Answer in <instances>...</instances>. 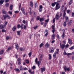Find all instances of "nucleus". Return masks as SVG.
I'll use <instances>...</instances> for the list:
<instances>
[{
	"label": "nucleus",
	"mask_w": 74,
	"mask_h": 74,
	"mask_svg": "<svg viewBox=\"0 0 74 74\" xmlns=\"http://www.w3.org/2000/svg\"><path fill=\"white\" fill-rule=\"evenodd\" d=\"M43 57V55L42 54H40L39 56L38 59L39 60L38 62V67H40V64L41 63V62L42 60V58Z\"/></svg>",
	"instance_id": "1"
},
{
	"label": "nucleus",
	"mask_w": 74,
	"mask_h": 74,
	"mask_svg": "<svg viewBox=\"0 0 74 74\" xmlns=\"http://www.w3.org/2000/svg\"><path fill=\"white\" fill-rule=\"evenodd\" d=\"M60 8V6L59 5V3H57L55 10H57L58 9H59Z\"/></svg>",
	"instance_id": "2"
},
{
	"label": "nucleus",
	"mask_w": 74,
	"mask_h": 74,
	"mask_svg": "<svg viewBox=\"0 0 74 74\" xmlns=\"http://www.w3.org/2000/svg\"><path fill=\"white\" fill-rule=\"evenodd\" d=\"M60 48L61 49H64L65 48V44H62V45L61 43L60 44Z\"/></svg>",
	"instance_id": "3"
},
{
	"label": "nucleus",
	"mask_w": 74,
	"mask_h": 74,
	"mask_svg": "<svg viewBox=\"0 0 74 74\" xmlns=\"http://www.w3.org/2000/svg\"><path fill=\"white\" fill-rule=\"evenodd\" d=\"M52 32L53 33H54L55 32V24L54 25H52Z\"/></svg>",
	"instance_id": "4"
},
{
	"label": "nucleus",
	"mask_w": 74,
	"mask_h": 74,
	"mask_svg": "<svg viewBox=\"0 0 74 74\" xmlns=\"http://www.w3.org/2000/svg\"><path fill=\"white\" fill-rule=\"evenodd\" d=\"M64 69L65 71H70V68L69 67L67 68V66H66L64 67Z\"/></svg>",
	"instance_id": "5"
},
{
	"label": "nucleus",
	"mask_w": 74,
	"mask_h": 74,
	"mask_svg": "<svg viewBox=\"0 0 74 74\" xmlns=\"http://www.w3.org/2000/svg\"><path fill=\"white\" fill-rule=\"evenodd\" d=\"M60 18V17L59 16V13H57L56 15V16L55 17V18L57 20H58L59 18Z\"/></svg>",
	"instance_id": "6"
},
{
	"label": "nucleus",
	"mask_w": 74,
	"mask_h": 74,
	"mask_svg": "<svg viewBox=\"0 0 74 74\" xmlns=\"http://www.w3.org/2000/svg\"><path fill=\"white\" fill-rule=\"evenodd\" d=\"M63 54L64 55H67L68 56H69V55H71V53H67L65 51H64V52L63 53Z\"/></svg>",
	"instance_id": "7"
},
{
	"label": "nucleus",
	"mask_w": 74,
	"mask_h": 74,
	"mask_svg": "<svg viewBox=\"0 0 74 74\" xmlns=\"http://www.w3.org/2000/svg\"><path fill=\"white\" fill-rule=\"evenodd\" d=\"M63 34L62 35V38H64V37L66 36H65V34H64V30H63Z\"/></svg>",
	"instance_id": "8"
},
{
	"label": "nucleus",
	"mask_w": 74,
	"mask_h": 74,
	"mask_svg": "<svg viewBox=\"0 0 74 74\" xmlns=\"http://www.w3.org/2000/svg\"><path fill=\"white\" fill-rule=\"evenodd\" d=\"M3 17L4 19H5L7 17L8 19H10V17L7 14H6L5 16H3Z\"/></svg>",
	"instance_id": "9"
},
{
	"label": "nucleus",
	"mask_w": 74,
	"mask_h": 74,
	"mask_svg": "<svg viewBox=\"0 0 74 74\" xmlns=\"http://www.w3.org/2000/svg\"><path fill=\"white\" fill-rule=\"evenodd\" d=\"M45 67L44 66L43 68H42L41 69V71L42 73L44 72V71H45Z\"/></svg>",
	"instance_id": "10"
},
{
	"label": "nucleus",
	"mask_w": 74,
	"mask_h": 74,
	"mask_svg": "<svg viewBox=\"0 0 74 74\" xmlns=\"http://www.w3.org/2000/svg\"><path fill=\"white\" fill-rule=\"evenodd\" d=\"M68 42L69 43V44L71 45L72 44V40H71V39H69Z\"/></svg>",
	"instance_id": "11"
},
{
	"label": "nucleus",
	"mask_w": 74,
	"mask_h": 74,
	"mask_svg": "<svg viewBox=\"0 0 74 74\" xmlns=\"http://www.w3.org/2000/svg\"><path fill=\"white\" fill-rule=\"evenodd\" d=\"M50 51L51 53L53 52H54V49H53V47L51 48L50 49Z\"/></svg>",
	"instance_id": "12"
},
{
	"label": "nucleus",
	"mask_w": 74,
	"mask_h": 74,
	"mask_svg": "<svg viewBox=\"0 0 74 74\" xmlns=\"http://www.w3.org/2000/svg\"><path fill=\"white\" fill-rule=\"evenodd\" d=\"M73 22V21L72 20H71L68 23V26H70L71 23H72V22Z\"/></svg>",
	"instance_id": "13"
},
{
	"label": "nucleus",
	"mask_w": 74,
	"mask_h": 74,
	"mask_svg": "<svg viewBox=\"0 0 74 74\" xmlns=\"http://www.w3.org/2000/svg\"><path fill=\"white\" fill-rule=\"evenodd\" d=\"M65 21L66 22H68L69 21V18L67 16H65Z\"/></svg>",
	"instance_id": "14"
},
{
	"label": "nucleus",
	"mask_w": 74,
	"mask_h": 74,
	"mask_svg": "<svg viewBox=\"0 0 74 74\" xmlns=\"http://www.w3.org/2000/svg\"><path fill=\"white\" fill-rule=\"evenodd\" d=\"M48 30L47 29H46L45 31V33H46V34L45 35V36H47L48 35Z\"/></svg>",
	"instance_id": "15"
},
{
	"label": "nucleus",
	"mask_w": 74,
	"mask_h": 74,
	"mask_svg": "<svg viewBox=\"0 0 74 74\" xmlns=\"http://www.w3.org/2000/svg\"><path fill=\"white\" fill-rule=\"evenodd\" d=\"M50 46V45L48 44V43H47L45 45V47L46 48H48Z\"/></svg>",
	"instance_id": "16"
},
{
	"label": "nucleus",
	"mask_w": 74,
	"mask_h": 74,
	"mask_svg": "<svg viewBox=\"0 0 74 74\" xmlns=\"http://www.w3.org/2000/svg\"><path fill=\"white\" fill-rule=\"evenodd\" d=\"M4 2V0H1L0 1V5H2Z\"/></svg>",
	"instance_id": "17"
},
{
	"label": "nucleus",
	"mask_w": 74,
	"mask_h": 74,
	"mask_svg": "<svg viewBox=\"0 0 74 74\" xmlns=\"http://www.w3.org/2000/svg\"><path fill=\"white\" fill-rule=\"evenodd\" d=\"M16 49H18L19 48V47L18 46V43H16Z\"/></svg>",
	"instance_id": "18"
},
{
	"label": "nucleus",
	"mask_w": 74,
	"mask_h": 74,
	"mask_svg": "<svg viewBox=\"0 0 74 74\" xmlns=\"http://www.w3.org/2000/svg\"><path fill=\"white\" fill-rule=\"evenodd\" d=\"M52 40H53L55 38V35L53 34L52 36Z\"/></svg>",
	"instance_id": "19"
},
{
	"label": "nucleus",
	"mask_w": 74,
	"mask_h": 74,
	"mask_svg": "<svg viewBox=\"0 0 74 74\" xmlns=\"http://www.w3.org/2000/svg\"><path fill=\"white\" fill-rule=\"evenodd\" d=\"M56 2H54L53 3L51 4V6L52 7H54L55 5H56Z\"/></svg>",
	"instance_id": "20"
},
{
	"label": "nucleus",
	"mask_w": 74,
	"mask_h": 74,
	"mask_svg": "<svg viewBox=\"0 0 74 74\" xmlns=\"http://www.w3.org/2000/svg\"><path fill=\"white\" fill-rule=\"evenodd\" d=\"M5 26H4V25H0V29H3V28H4V27Z\"/></svg>",
	"instance_id": "21"
},
{
	"label": "nucleus",
	"mask_w": 74,
	"mask_h": 74,
	"mask_svg": "<svg viewBox=\"0 0 74 74\" xmlns=\"http://www.w3.org/2000/svg\"><path fill=\"white\" fill-rule=\"evenodd\" d=\"M49 60H51L52 59V56H51V54H49Z\"/></svg>",
	"instance_id": "22"
},
{
	"label": "nucleus",
	"mask_w": 74,
	"mask_h": 74,
	"mask_svg": "<svg viewBox=\"0 0 74 74\" xmlns=\"http://www.w3.org/2000/svg\"><path fill=\"white\" fill-rule=\"evenodd\" d=\"M62 11H64V5H62Z\"/></svg>",
	"instance_id": "23"
},
{
	"label": "nucleus",
	"mask_w": 74,
	"mask_h": 74,
	"mask_svg": "<svg viewBox=\"0 0 74 74\" xmlns=\"http://www.w3.org/2000/svg\"><path fill=\"white\" fill-rule=\"evenodd\" d=\"M38 59L37 58H36V59H35V62L36 63H37L38 64Z\"/></svg>",
	"instance_id": "24"
},
{
	"label": "nucleus",
	"mask_w": 74,
	"mask_h": 74,
	"mask_svg": "<svg viewBox=\"0 0 74 74\" xmlns=\"http://www.w3.org/2000/svg\"><path fill=\"white\" fill-rule=\"evenodd\" d=\"M56 53H54V54L53 55V57L54 58H56Z\"/></svg>",
	"instance_id": "25"
},
{
	"label": "nucleus",
	"mask_w": 74,
	"mask_h": 74,
	"mask_svg": "<svg viewBox=\"0 0 74 74\" xmlns=\"http://www.w3.org/2000/svg\"><path fill=\"white\" fill-rule=\"evenodd\" d=\"M10 38H11V37L8 36H7L6 37V40H9V39H10Z\"/></svg>",
	"instance_id": "26"
},
{
	"label": "nucleus",
	"mask_w": 74,
	"mask_h": 74,
	"mask_svg": "<svg viewBox=\"0 0 74 74\" xmlns=\"http://www.w3.org/2000/svg\"><path fill=\"white\" fill-rule=\"evenodd\" d=\"M30 6L32 7H33V2L32 1H31L30 3Z\"/></svg>",
	"instance_id": "27"
},
{
	"label": "nucleus",
	"mask_w": 74,
	"mask_h": 74,
	"mask_svg": "<svg viewBox=\"0 0 74 74\" xmlns=\"http://www.w3.org/2000/svg\"><path fill=\"white\" fill-rule=\"evenodd\" d=\"M15 30H16V27L14 26L12 28V31H15Z\"/></svg>",
	"instance_id": "28"
},
{
	"label": "nucleus",
	"mask_w": 74,
	"mask_h": 74,
	"mask_svg": "<svg viewBox=\"0 0 74 74\" xmlns=\"http://www.w3.org/2000/svg\"><path fill=\"white\" fill-rule=\"evenodd\" d=\"M44 20V18H40V22H42V21H43Z\"/></svg>",
	"instance_id": "29"
},
{
	"label": "nucleus",
	"mask_w": 74,
	"mask_h": 74,
	"mask_svg": "<svg viewBox=\"0 0 74 74\" xmlns=\"http://www.w3.org/2000/svg\"><path fill=\"white\" fill-rule=\"evenodd\" d=\"M43 45H44V44H43V43H41L39 46L40 48H41V47H43Z\"/></svg>",
	"instance_id": "30"
},
{
	"label": "nucleus",
	"mask_w": 74,
	"mask_h": 74,
	"mask_svg": "<svg viewBox=\"0 0 74 74\" xmlns=\"http://www.w3.org/2000/svg\"><path fill=\"white\" fill-rule=\"evenodd\" d=\"M12 48V47H9L7 51H10V49H11Z\"/></svg>",
	"instance_id": "31"
},
{
	"label": "nucleus",
	"mask_w": 74,
	"mask_h": 74,
	"mask_svg": "<svg viewBox=\"0 0 74 74\" xmlns=\"http://www.w3.org/2000/svg\"><path fill=\"white\" fill-rule=\"evenodd\" d=\"M13 5H11L10 6V10H12V7Z\"/></svg>",
	"instance_id": "32"
},
{
	"label": "nucleus",
	"mask_w": 74,
	"mask_h": 74,
	"mask_svg": "<svg viewBox=\"0 0 74 74\" xmlns=\"http://www.w3.org/2000/svg\"><path fill=\"white\" fill-rule=\"evenodd\" d=\"M59 49H58L56 50V51L55 53L58 54V52H59Z\"/></svg>",
	"instance_id": "33"
},
{
	"label": "nucleus",
	"mask_w": 74,
	"mask_h": 74,
	"mask_svg": "<svg viewBox=\"0 0 74 74\" xmlns=\"http://www.w3.org/2000/svg\"><path fill=\"white\" fill-rule=\"evenodd\" d=\"M21 58H18V59H17V61H18V62H21Z\"/></svg>",
	"instance_id": "34"
},
{
	"label": "nucleus",
	"mask_w": 74,
	"mask_h": 74,
	"mask_svg": "<svg viewBox=\"0 0 74 74\" xmlns=\"http://www.w3.org/2000/svg\"><path fill=\"white\" fill-rule=\"evenodd\" d=\"M4 53V50H2L0 52V55H2Z\"/></svg>",
	"instance_id": "35"
},
{
	"label": "nucleus",
	"mask_w": 74,
	"mask_h": 74,
	"mask_svg": "<svg viewBox=\"0 0 74 74\" xmlns=\"http://www.w3.org/2000/svg\"><path fill=\"white\" fill-rule=\"evenodd\" d=\"M64 13L63 14V17H64V16H65V15H66V13L65 12V10H64Z\"/></svg>",
	"instance_id": "36"
},
{
	"label": "nucleus",
	"mask_w": 74,
	"mask_h": 74,
	"mask_svg": "<svg viewBox=\"0 0 74 74\" xmlns=\"http://www.w3.org/2000/svg\"><path fill=\"white\" fill-rule=\"evenodd\" d=\"M30 11H29V14L30 15H32V10L31 9V8H29Z\"/></svg>",
	"instance_id": "37"
},
{
	"label": "nucleus",
	"mask_w": 74,
	"mask_h": 74,
	"mask_svg": "<svg viewBox=\"0 0 74 74\" xmlns=\"http://www.w3.org/2000/svg\"><path fill=\"white\" fill-rule=\"evenodd\" d=\"M28 55L29 56V57H31V55H32V52H30L29 53H28Z\"/></svg>",
	"instance_id": "38"
},
{
	"label": "nucleus",
	"mask_w": 74,
	"mask_h": 74,
	"mask_svg": "<svg viewBox=\"0 0 74 74\" xmlns=\"http://www.w3.org/2000/svg\"><path fill=\"white\" fill-rule=\"evenodd\" d=\"M5 24H4V26H5L7 25V23H8V22L7 21H5Z\"/></svg>",
	"instance_id": "39"
},
{
	"label": "nucleus",
	"mask_w": 74,
	"mask_h": 74,
	"mask_svg": "<svg viewBox=\"0 0 74 74\" xmlns=\"http://www.w3.org/2000/svg\"><path fill=\"white\" fill-rule=\"evenodd\" d=\"M74 49V46H73L72 47H70L69 48V49H70L71 50V49Z\"/></svg>",
	"instance_id": "40"
},
{
	"label": "nucleus",
	"mask_w": 74,
	"mask_h": 74,
	"mask_svg": "<svg viewBox=\"0 0 74 74\" xmlns=\"http://www.w3.org/2000/svg\"><path fill=\"white\" fill-rule=\"evenodd\" d=\"M71 12L70 10H67V14H69Z\"/></svg>",
	"instance_id": "41"
},
{
	"label": "nucleus",
	"mask_w": 74,
	"mask_h": 74,
	"mask_svg": "<svg viewBox=\"0 0 74 74\" xmlns=\"http://www.w3.org/2000/svg\"><path fill=\"white\" fill-rule=\"evenodd\" d=\"M2 13H3V14H6V13H7V12L5 11V10H3Z\"/></svg>",
	"instance_id": "42"
},
{
	"label": "nucleus",
	"mask_w": 74,
	"mask_h": 74,
	"mask_svg": "<svg viewBox=\"0 0 74 74\" xmlns=\"http://www.w3.org/2000/svg\"><path fill=\"white\" fill-rule=\"evenodd\" d=\"M25 62L26 63H29V61L27 60H25Z\"/></svg>",
	"instance_id": "43"
},
{
	"label": "nucleus",
	"mask_w": 74,
	"mask_h": 74,
	"mask_svg": "<svg viewBox=\"0 0 74 74\" xmlns=\"http://www.w3.org/2000/svg\"><path fill=\"white\" fill-rule=\"evenodd\" d=\"M15 70V71H20L19 69H18V68H16Z\"/></svg>",
	"instance_id": "44"
},
{
	"label": "nucleus",
	"mask_w": 74,
	"mask_h": 74,
	"mask_svg": "<svg viewBox=\"0 0 74 74\" xmlns=\"http://www.w3.org/2000/svg\"><path fill=\"white\" fill-rule=\"evenodd\" d=\"M73 1H70L69 2V5H71V3H72V2Z\"/></svg>",
	"instance_id": "45"
},
{
	"label": "nucleus",
	"mask_w": 74,
	"mask_h": 74,
	"mask_svg": "<svg viewBox=\"0 0 74 74\" xmlns=\"http://www.w3.org/2000/svg\"><path fill=\"white\" fill-rule=\"evenodd\" d=\"M66 26V21H65L64 23V26L65 27Z\"/></svg>",
	"instance_id": "46"
},
{
	"label": "nucleus",
	"mask_w": 74,
	"mask_h": 74,
	"mask_svg": "<svg viewBox=\"0 0 74 74\" xmlns=\"http://www.w3.org/2000/svg\"><path fill=\"white\" fill-rule=\"evenodd\" d=\"M2 32H3V33L4 32H6V31L5 30V29H3L2 30Z\"/></svg>",
	"instance_id": "47"
},
{
	"label": "nucleus",
	"mask_w": 74,
	"mask_h": 74,
	"mask_svg": "<svg viewBox=\"0 0 74 74\" xmlns=\"http://www.w3.org/2000/svg\"><path fill=\"white\" fill-rule=\"evenodd\" d=\"M55 18H54L53 19V23H55Z\"/></svg>",
	"instance_id": "48"
},
{
	"label": "nucleus",
	"mask_w": 74,
	"mask_h": 74,
	"mask_svg": "<svg viewBox=\"0 0 74 74\" xmlns=\"http://www.w3.org/2000/svg\"><path fill=\"white\" fill-rule=\"evenodd\" d=\"M38 27V26L36 25V26L34 27V29H37V28Z\"/></svg>",
	"instance_id": "49"
},
{
	"label": "nucleus",
	"mask_w": 74,
	"mask_h": 74,
	"mask_svg": "<svg viewBox=\"0 0 74 74\" xmlns=\"http://www.w3.org/2000/svg\"><path fill=\"white\" fill-rule=\"evenodd\" d=\"M17 33L18 35H20V33H21V31H17Z\"/></svg>",
	"instance_id": "50"
},
{
	"label": "nucleus",
	"mask_w": 74,
	"mask_h": 74,
	"mask_svg": "<svg viewBox=\"0 0 74 74\" xmlns=\"http://www.w3.org/2000/svg\"><path fill=\"white\" fill-rule=\"evenodd\" d=\"M18 64L19 65L21 64V61H18Z\"/></svg>",
	"instance_id": "51"
},
{
	"label": "nucleus",
	"mask_w": 74,
	"mask_h": 74,
	"mask_svg": "<svg viewBox=\"0 0 74 74\" xmlns=\"http://www.w3.org/2000/svg\"><path fill=\"white\" fill-rule=\"evenodd\" d=\"M5 6L6 7H8V6L9 5V3H7L5 4Z\"/></svg>",
	"instance_id": "52"
},
{
	"label": "nucleus",
	"mask_w": 74,
	"mask_h": 74,
	"mask_svg": "<svg viewBox=\"0 0 74 74\" xmlns=\"http://www.w3.org/2000/svg\"><path fill=\"white\" fill-rule=\"evenodd\" d=\"M36 69V66H34L32 68V69H33V70H34V69Z\"/></svg>",
	"instance_id": "53"
},
{
	"label": "nucleus",
	"mask_w": 74,
	"mask_h": 74,
	"mask_svg": "<svg viewBox=\"0 0 74 74\" xmlns=\"http://www.w3.org/2000/svg\"><path fill=\"white\" fill-rule=\"evenodd\" d=\"M63 43H64L63 44H65V45H66V40H63V41L62 42Z\"/></svg>",
	"instance_id": "54"
},
{
	"label": "nucleus",
	"mask_w": 74,
	"mask_h": 74,
	"mask_svg": "<svg viewBox=\"0 0 74 74\" xmlns=\"http://www.w3.org/2000/svg\"><path fill=\"white\" fill-rule=\"evenodd\" d=\"M9 14L10 15H12V12L9 11L8 12Z\"/></svg>",
	"instance_id": "55"
},
{
	"label": "nucleus",
	"mask_w": 74,
	"mask_h": 74,
	"mask_svg": "<svg viewBox=\"0 0 74 74\" xmlns=\"http://www.w3.org/2000/svg\"><path fill=\"white\" fill-rule=\"evenodd\" d=\"M20 70L22 71V66H20Z\"/></svg>",
	"instance_id": "56"
},
{
	"label": "nucleus",
	"mask_w": 74,
	"mask_h": 74,
	"mask_svg": "<svg viewBox=\"0 0 74 74\" xmlns=\"http://www.w3.org/2000/svg\"><path fill=\"white\" fill-rule=\"evenodd\" d=\"M35 7L36 8L37 7V3H35Z\"/></svg>",
	"instance_id": "57"
},
{
	"label": "nucleus",
	"mask_w": 74,
	"mask_h": 74,
	"mask_svg": "<svg viewBox=\"0 0 74 74\" xmlns=\"http://www.w3.org/2000/svg\"><path fill=\"white\" fill-rule=\"evenodd\" d=\"M36 19L37 20H40V16H38L37 17Z\"/></svg>",
	"instance_id": "58"
},
{
	"label": "nucleus",
	"mask_w": 74,
	"mask_h": 74,
	"mask_svg": "<svg viewBox=\"0 0 74 74\" xmlns=\"http://www.w3.org/2000/svg\"><path fill=\"white\" fill-rule=\"evenodd\" d=\"M69 45L68 44H67L65 45V47L66 48H68V47H69Z\"/></svg>",
	"instance_id": "59"
},
{
	"label": "nucleus",
	"mask_w": 74,
	"mask_h": 74,
	"mask_svg": "<svg viewBox=\"0 0 74 74\" xmlns=\"http://www.w3.org/2000/svg\"><path fill=\"white\" fill-rule=\"evenodd\" d=\"M49 21V19H48L47 20H46L45 21V22H48Z\"/></svg>",
	"instance_id": "60"
},
{
	"label": "nucleus",
	"mask_w": 74,
	"mask_h": 74,
	"mask_svg": "<svg viewBox=\"0 0 74 74\" xmlns=\"http://www.w3.org/2000/svg\"><path fill=\"white\" fill-rule=\"evenodd\" d=\"M20 27H21V26L20 25H17V27L19 28H20Z\"/></svg>",
	"instance_id": "61"
},
{
	"label": "nucleus",
	"mask_w": 74,
	"mask_h": 74,
	"mask_svg": "<svg viewBox=\"0 0 74 74\" xmlns=\"http://www.w3.org/2000/svg\"><path fill=\"white\" fill-rule=\"evenodd\" d=\"M39 8L41 9H42V5H40V8Z\"/></svg>",
	"instance_id": "62"
},
{
	"label": "nucleus",
	"mask_w": 74,
	"mask_h": 74,
	"mask_svg": "<svg viewBox=\"0 0 74 74\" xmlns=\"http://www.w3.org/2000/svg\"><path fill=\"white\" fill-rule=\"evenodd\" d=\"M21 10L22 11H24V8H22Z\"/></svg>",
	"instance_id": "63"
},
{
	"label": "nucleus",
	"mask_w": 74,
	"mask_h": 74,
	"mask_svg": "<svg viewBox=\"0 0 74 74\" xmlns=\"http://www.w3.org/2000/svg\"><path fill=\"white\" fill-rule=\"evenodd\" d=\"M72 16H73V17L74 16V13H72Z\"/></svg>",
	"instance_id": "64"
}]
</instances>
